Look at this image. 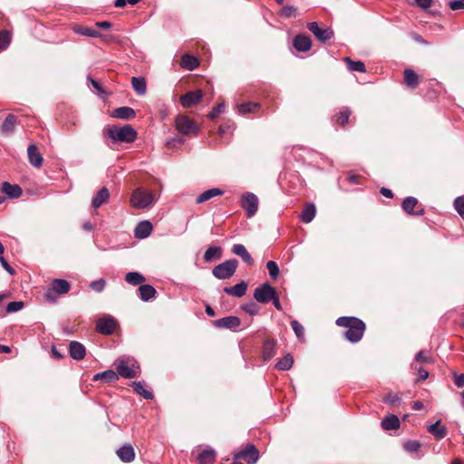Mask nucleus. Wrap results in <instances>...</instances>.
I'll return each mask as SVG.
<instances>
[{"label": "nucleus", "mask_w": 464, "mask_h": 464, "mask_svg": "<svg viewBox=\"0 0 464 464\" xmlns=\"http://www.w3.org/2000/svg\"><path fill=\"white\" fill-rule=\"evenodd\" d=\"M336 324L347 328L344 336L351 343H357L363 336L365 324L359 318L342 316L336 320Z\"/></svg>", "instance_id": "obj_1"}, {"label": "nucleus", "mask_w": 464, "mask_h": 464, "mask_svg": "<svg viewBox=\"0 0 464 464\" xmlns=\"http://www.w3.org/2000/svg\"><path fill=\"white\" fill-rule=\"evenodd\" d=\"M104 138L110 139L112 142H133L137 138V132L133 127L126 124L122 127L116 125L108 126L103 130Z\"/></svg>", "instance_id": "obj_2"}, {"label": "nucleus", "mask_w": 464, "mask_h": 464, "mask_svg": "<svg viewBox=\"0 0 464 464\" xmlns=\"http://www.w3.org/2000/svg\"><path fill=\"white\" fill-rule=\"evenodd\" d=\"M114 365L117 370V374L126 379H131L138 375L140 366L137 361L130 356H122L118 358Z\"/></svg>", "instance_id": "obj_3"}, {"label": "nucleus", "mask_w": 464, "mask_h": 464, "mask_svg": "<svg viewBox=\"0 0 464 464\" xmlns=\"http://www.w3.org/2000/svg\"><path fill=\"white\" fill-rule=\"evenodd\" d=\"M130 205L134 208H146L154 205L156 196L153 192L138 188L133 190L130 197Z\"/></svg>", "instance_id": "obj_4"}, {"label": "nucleus", "mask_w": 464, "mask_h": 464, "mask_svg": "<svg viewBox=\"0 0 464 464\" xmlns=\"http://www.w3.org/2000/svg\"><path fill=\"white\" fill-rule=\"evenodd\" d=\"M238 266L237 259H229L218 264L212 269L213 276L218 279H228L234 276Z\"/></svg>", "instance_id": "obj_5"}, {"label": "nucleus", "mask_w": 464, "mask_h": 464, "mask_svg": "<svg viewBox=\"0 0 464 464\" xmlns=\"http://www.w3.org/2000/svg\"><path fill=\"white\" fill-rule=\"evenodd\" d=\"M70 290V284L64 279H53L46 291L45 297L50 302H55L57 295L66 294Z\"/></svg>", "instance_id": "obj_6"}, {"label": "nucleus", "mask_w": 464, "mask_h": 464, "mask_svg": "<svg viewBox=\"0 0 464 464\" xmlns=\"http://www.w3.org/2000/svg\"><path fill=\"white\" fill-rule=\"evenodd\" d=\"M233 458L235 460L243 459L247 464H256L259 459V451L254 444L248 443L244 449L234 453Z\"/></svg>", "instance_id": "obj_7"}, {"label": "nucleus", "mask_w": 464, "mask_h": 464, "mask_svg": "<svg viewBox=\"0 0 464 464\" xmlns=\"http://www.w3.org/2000/svg\"><path fill=\"white\" fill-rule=\"evenodd\" d=\"M241 207L246 211L247 218L256 215L258 208V198L252 192H246L241 197Z\"/></svg>", "instance_id": "obj_8"}, {"label": "nucleus", "mask_w": 464, "mask_h": 464, "mask_svg": "<svg viewBox=\"0 0 464 464\" xmlns=\"http://www.w3.org/2000/svg\"><path fill=\"white\" fill-rule=\"evenodd\" d=\"M276 289L268 283H264L254 291V298L261 304L269 303L276 294Z\"/></svg>", "instance_id": "obj_9"}, {"label": "nucleus", "mask_w": 464, "mask_h": 464, "mask_svg": "<svg viewBox=\"0 0 464 464\" xmlns=\"http://www.w3.org/2000/svg\"><path fill=\"white\" fill-rule=\"evenodd\" d=\"M308 30L321 43H325L334 37V31L331 28H321L317 22H310L307 24Z\"/></svg>", "instance_id": "obj_10"}, {"label": "nucleus", "mask_w": 464, "mask_h": 464, "mask_svg": "<svg viewBox=\"0 0 464 464\" xmlns=\"http://www.w3.org/2000/svg\"><path fill=\"white\" fill-rule=\"evenodd\" d=\"M117 325V321L113 317L106 315L96 322V330L102 334L110 335L113 334Z\"/></svg>", "instance_id": "obj_11"}, {"label": "nucleus", "mask_w": 464, "mask_h": 464, "mask_svg": "<svg viewBox=\"0 0 464 464\" xmlns=\"http://www.w3.org/2000/svg\"><path fill=\"white\" fill-rule=\"evenodd\" d=\"M418 199L414 197H407L401 204L402 209L409 215L422 216L425 210L422 207H418Z\"/></svg>", "instance_id": "obj_12"}, {"label": "nucleus", "mask_w": 464, "mask_h": 464, "mask_svg": "<svg viewBox=\"0 0 464 464\" xmlns=\"http://www.w3.org/2000/svg\"><path fill=\"white\" fill-rule=\"evenodd\" d=\"M176 128L179 132L188 135L197 130L195 123L187 116L179 115L176 119Z\"/></svg>", "instance_id": "obj_13"}, {"label": "nucleus", "mask_w": 464, "mask_h": 464, "mask_svg": "<svg viewBox=\"0 0 464 464\" xmlns=\"http://www.w3.org/2000/svg\"><path fill=\"white\" fill-rule=\"evenodd\" d=\"M203 93L200 90L194 92H188L180 96L179 102L184 108H190L191 106L198 103L202 99Z\"/></svg>", "instance_id": "obj_14"}, {"label": "nucleus", "mask_w": 464, "mask_h": 464, "mask_svg": "<svg viewBox=\"0 0 464 464\" xmlns=\"http://www.w3.org/2000/svg\"><path fill=\"white\" fill-rule=\"evenodd\" d=\"M214 325L218 328H226L235 330L239 327L241 320L237 316L230 315L214 321Z\"/></svg>", "instance_id": "obj_15"}, {"label": "nucleus", "mask_w": 464, "mask_h": 464, "mask_svg": "<svg viewBox=\"0 0 464 464\" xmlns=\"http://www.w3.org/2000/svg\"><path fill=\"white\" fill-rule=\"evenodd\" d=\"M293 46L298 52H307L312 47V41L308 35L300 34L294 38Z\"/></svg>", "instance_id": "obj_16"}, {"label": "nucleus", "mask_w": 464, "mask_h": 464, "mask_svg": "<svg viewBox=\"0 0 464 464\" xmlns=\"http://www.w3.org/2000/svg\"><path fill=\"white\" fill-rule=\"evenodd\" d=\"M28 160L30 164L35 168L43 165L44 159L34 144H30L27 148Z\"/></svg>", "instance_id": "obj_17"}, {"label": "nucleus", "mask_w": 464, "mask_h": 464, "mask_svg": "<svg viewBox=\"0 0 464 464\" xmlns=\"http://www.w3.org/2000/svg\"><path fill=\"white\" fill-rule=\"evenodd\" d=\"M1 191L9 198H18L23 194V190L19 185L11 184L7 181L2 183Z\"/></svg>", "instance_id": "obj_18"}, {"label": "nucleus", "mask_w": 464, "mask_h": 464, "mask_svg": "<svg viewBox=\"0 0 464 464\" xmlns=\"http://www.w3.org/2000/svg\"><path fill=\"white\" fill-rule=\"evenodd\" d=\"M217 452L214 449L207 446L201 452L198 453L197 460L198 464H213L216 460Z\"/></svg>", "instance_id": "obj_19"}, {"label": "nucleus", "mask_w": 464, "mask_h": 464, "mask_svg": "<svg viewBox=\"0 0 464 464\" xmlns=\"http://www.w3.org/2000/svg\"><path fill=\"white\" fill-rule=\"evenodd\" d=\"M69 353L72 359L79 361L84 358L86 350L82 343L72 341L69 344Z\"/></svg>", "instance_id": "obj_20"}, {"label": "nucleus", "mask_w": 464, "mask_h": 464, "mask_svg": "<svg viewBox=\"0 0 464 464\" xmlns=\"http://www.w3.org/2000/svg\"><path fill=\"white\" fill-rule=\"evenodd\" d=\"M152 231V225L150 221H141L140 222L135 229H134V236L135 237L139 239H143L148 237Z\"/></svg>", "instance_id": "obj_21"}, {"label": "nucleus", "mask_w": 464, "mask_h": 464, "mask_svg": "<svg viewBox=\"0 0 464 464\" xmlns=\"http://www.w3.org/2000/svg\"><path fill=\"white\" fill-rule=\"evenodd\" d=\"M232 253L240 256L242 260L248 266L254 264V259L246 250V246L242 244H235L231 249Z\"/></svg>", "instance_id": "obj_22"}, {"label": "nucleus", "mask_w": 464, "mask_h": 464, "mask_svg": "<svg viewBox=\"0 0 464 464\" xmlns=\"http://www.w3.org/2000/svg\"><path fill=\"white\" fill-rule=\"evenodd\" d=\"M116 453L119 459L126 463L131 462L135 459V451L131 445H123Z\"/></svg>", "instance_id": "obj_23"}, {"label": "nucleus", "mask_w": 464, "mask_h": 464, "mask_svg": "<svg viewBox=\"0 0 464 464\" xmlns=\"http://www.w3.org/2000/svg\"><path fill=\"white\" fill-rule=\"evenodd\" d=\"M110 198V192L107 188L103 187L93 196L92 199V207L93 208H100Z\"/></svg>", "instance_id": "obj_24"}, {"label": "nucleus", "mask_w": 464, "mask_h": 464, "mask_svg": "<svg viewBox=\"0 0 464 464\" xmlns=\"http://www.w3.org/2000/svg\"><path fill=\"white\" fill-rule=\"evenodd\" d=\"M247 290V284L244 281L241 283H238L235 285L234 286L225 287L223 291L230 295L236 296V297H242L246 295Z\"/></svg>", "instance_id": "obj_25"}, {"label": "nucleus", "mask_w": 464, "mask_h": 464, "mask_svg": "<svg viewBox=\"0 0 464 464\" xmlns=\"http://www.w3.org/2000/svg\"><path fill=\"white\" fill-rule=\"evenodd\" d=\"M224 194V191L218 188H210V189H208L204 192H202L201 194H199L198 196V198H196V203L197 204H201V203H204L215 197H218V196H222Z\"/></svg>", "instance_id": "obj_26"}, {"label": "nucleus", "mask_w": 464, "mask_h": 464, "mask_svg": "<svg viewBox=\"0 0 464 464\" xmlns=\"http://www.w3.org/2000/svg\"><path fill=\"white\" fill-rule=\"evenodd\" d=\"M428 431L434 436L437 440H442L447 435V429L440 425V420H437L428 426Z\"/></svg>", "instance_id": "obj_27"}, {"label": "nucleus", "mask_w": 464, "mask_h": 464, "mask_svg": "<svg viewBox=\"0 0 464 464\" xmlns=\"http://www.w3.org/2000/svg\"><path fill=\"white\" fill-rule=\"evenodd\" d=\"M139 296L143 302H149L155 297L156 289L150 285H141L139 289Z\"/></svg>", "instance_id": "obj_28"}, {"label": "nucleus", "mask_w": 464, "mask_h": 464, "mask_svg": "<svg viewBox=\"0 0 464 464\" xmlns=\"http://www.w3.org/2000/svg\"><path fill=\"white\" fill-rule=\"evenodd\" d=\"M276 341L266 339L263 343L262 356L264 361H269L276 354Z\"/></svg>", "instance_id": "obj_29"}, {"label": "nucleus", "mask_w": 464, "mask_h": 464, "mask_svg": "<svg viewBox=\"0 0 464 464\" xmlns=\"http://www.w3.org/2000/svg\"><path fill=\"white\" fill-rule=\"evenodd\" d=\"M222 256V248L217 246H209L204 253L203 259L206 263H210L213 260L220 259Z\"/></svg>", "instance_id": "obj_30"}, {"label": "nucleus", "mask_w": 464, "mask_h": 464, "mask_svg": "<svg viewBox=\"0 0 464 464\" xmlns=\"http://www.w3.org/2000/svg\"><path fill=\"white\" fill-rule=\"evenodd\" d=\"M112 117L122 120H129L135 116V111L127 106L115 109L111 114Z\"/></svg>", "instance_id": "obj_31"}, {"label": "nucleus", "mask_w": 464, "mask_h": 464, "mask_svg": "<svg viewBox=\"0 0 464 464\" xmlns=\"http://www.w3.org/2000/svg\"><path fill=\"white\" fill-rule=\"evenodd\" d=\"M381 425L385 430H397L400 427V420L396 415L391 414L382 420Z\"/></svg>", "instance_id": "obj_32"}, {"label": "nucleus", "mask_w": 464, "mask_h": 464, "mask_svg": "<svg viewBox=\"0 0 464 464\" xmlns=\"http://www.w3.org/2000/svg\"><path fill=\"white\" fill-rule=\"evenodd\" d=\"M316 208L313 203L306 204L301 213V219L304 223H310L315 217Z\"/></svg>", "instance_id": "obj_33"}, {"label": "nucleus", "mask_w": 464, "mask_h": 464, "mask_svg": "<svg viewBox=\"0 0 464 464\" xmlns=\"http://www.w3.org/2000/svg\"><path fill=\"white\" fill-rule=\"evenodd\" d=\"M131 86L138 95H144L147 91V83L143 77H132Z\"/></svg>", "instance_id": "obj_34"}, {"label": "nucleus", "mask_w": 464, "mask_h": 464, "mask_svg": "<svg viewBox=\"0 0 464 464\" xmlns=\"http://www.w3.org/2000/svg\"><path fill=\"white\" fill-rule=\"evenodd\" d=\"M102 380L105 382H113L118 380V374L112 370H106L102 372H98L93 376V381Z\"/></svg>", "instance_id": "obj_35"}, {"label": "nucleus", "mask_w": 464, "mask_h": 464, "mask_svg": "<svg viewBox=\"0 0 464 464\" xmlns=\"http://www.w3.org/2000/svg\"><path fill=\"white\" fill-rule=\"evenodd\" d=\"M131 387L134 391L140 396H142L146 400L153 399V392L145 388V385L141 382H133L131 383Z\"/></svg>", "instance_id": "obj_36"}, {"label": "nucleus", "mask_w": 464, "mask_h": 464, "mask_svg": "<svg viewBox=\"0 0 464 464\" xmlns=\"http://www.w3.org/2000/svg\"><path fill=\"white\" fill-rule=\"evenodd\" d=\"M16 121L17 119L14 114H8L2 124V132L6 134L13 133Z\"/></svg>", "instance_id": "obj_37"}, {"label": "nucleus", "mask_w": 464, "mask_h": 464, "mask_svg": "<svg viewBox=\"0 0 464 464\" xmlns=\"http://www.w3.org/2000/svg\"><path fill=\"white\" fill-rule=\"evenodd\" d=\"M180 65L185 69L192 71L198 66V61L194 56H191L189 54H184L181 57Z\"/></svg>", "instance_id": "obj_38"}, {"label": "nucleus", "mask_w": 464, "mask_h": 464, "mask_svg": "<svg viewBox=\"0 0 464 464\" xmlns=\"http://www.w3.org/2000/svg\"><path fill=\"white\" fill-rule=\"evenodd\" d=\"M343 61L347 63L348 69L352 72H366L365 64L361 61H353L350 57L343 58Z\"/></svg>", "instance_id": "obj_39"}, {"label": "nucleus", "mask_w": 464, "mask_h": 464, "mask_svg": "<svg viewBox=\"0 0 464 464\" xmlns=\"http://www.w3.org/2000/svg\"><path fill=\"white\" fill-rule=\"evenodd\" d=\"M145 280V277L139 272H129L125 276V281L131 285H138Z\"/></svg>", "instance_id": "obj_40"}, {"label": "nucleus", "mask_w": 464, "mask_h": 464, "mask_svg": "<svg viewBox=\"0 0 464 464\" xmlns=\"http://www.w3.org/2000/svg\"><path fill=\"white\" fill-rule=\"evenodd\" d=\"M404 81L407 86L414 88L418 84V75L411 69H406L404 71Z\"/></svg>", "instance_id": "obj_41"}, {"label": "nucleus", "mask_w": 464, "mask_h": 464, "mask_svg": "<svg viewBox=\"0 0 464 464\" xmlns=\"http://www.w3.org/2000/svg\"><path fill=\"white\" fill-rule=\"evenodd\" d=\"M294 363V359L290 354H286L278 361L276 367L280 371H288L291 369Z\"/></svg>", "instance_id": "obj_42"}, {"label": "nucleus", "mask_w": 464, "mask_h": 464, "mask_svg": "<svg viewBox=\"0 0 464 464\" xmlns=\"http://www.w3.org/2000/svg\"><path fill=\"white\" fill-rule=\"evenodd\" d=\"M238 112L242 115H245L246 113H250L253 111H256L259 108V103L257 102H245L241 103L237 106Z\"/></svg>", "instance_id": "obj_43"}, {"label": "nucleus", "mask_w": 464, "mask_h": 464, "mask_svg": "<svg viewBox=\"0 0 464 464\" xmlns=\"http://www.w3.org/2000/svg\"><path fill=\"white\" fill-rule=\"evenodd\" d=\"M351 116V111L348 108H343L336 116L335 121L341 126H344Z\"/></svg>", "instance_id": "obj_44"}, {"label": "nucleus", "mask_w": 464, "mask_h": 464, "mask_svg": "<svg viewBox=\"0 0 464 464\" xmlns=\"http://www.w3.org/2000/svg\"><path fill=\"white\" fill-rule=\"evenodd\" d=\"M11 43V34L6 30L0 31V51L6 49Z\"/></svg>", "instance_id": "obj_45"}, {"label": "nucleus", "mask_w": 464, "mask_h": 464, "mask_svg": "<svg viewBox=\"0 0 464 464\" xmlns=\"http://www.w3.org/2000/svg\"><path fill=\"white\" fill-rule=\"evenodd\" d=\"M77 34H80L82 35L97 38L101 36V33L95 29H92L90 27H79L75 30Z\"/></svg>", "instance_id": "obj_46"}, {"label": "nucleus", "mask_w": 464, "mask_h": 464, "mask_svg": "<svg viewBox=\"0 0 464 464\" xmlns=\"http://www.w3.org/2000/svg\"><path fill=\"white\" fill-rule=\"evenodd\" d=\"M290 324H291V327H292L293 331L295 332L296 337L299 340L304 339V326L296 320H292Z\"/></svg>", "instance_id": "obj_47"}, {"label": "nucleus", "mask_w": 464, "mask_h": 464, "mask_svg": "<svg viewBox=\"0 0 464 464\" xmlns=\"http://www.w3.org/2000/svg\"><path fill=\"white\" fill-rule=\"evenodd\" d=\"M415 360L420 363H432V358L428 351L421 350L415 355Z\"/></svg>", "instance_id": "obj_48"}, {"label": "nucleus", "mask_w": 464, "mask_h": 464, "mask_svg": "<svg viewBox=\"0 0 464 464\" xmlns=\"http://www.w3.org/2000/svg\"><path fill=\"white\" fill-rule=\"evenodd\" d=\"M403 449L410 453H414L420 449V443L418 440H408L403 444Z\"/></svg>", "instance_id": "obj_49"}, {"label": "nucleus", "mask_w": 464, "mask_h": 464, "mask_svg": "<svg viewBox=\"0 0 464 464\" xmlns=\"http://www.w3.org/2000/svg\"><path fill=\"white\" fill-rule=\"evenodd\" d=\"M454 208L464 218V196H459L454 200Z\"/></svg>", "instance_id": "obj_50"}, {"label": "nucleus", "mask_w": 464, "mask_h": 464, "mask_svg": "<svg viewBox=\"0 0 464 464\" xmlns=\"http://www.w3.org/2000/svg\"><path fill=\"white\" fill-rule=\"evenodd\" d=\"M266 269L269 272V276L273 279L277 278V276L279 275V267H278L277 264L275 261H268L266 263Z\"/></svg>", "instance_id": "obj_51"}, {"label": "nucleus", "mask_w": 464, "mask_h": 464, "mask_svg": "<svg viewBox=\"0 0 464 464\" xmlns=\"http://www.w3.org/2000/svg\"><path fill=\"white\" fill-rule=\"evenodd\" d=\"M24 305V303L21 301L10 302L6 305V312L9 314L16 313V312L20 311L21 309H23Z\"/></svg>", "instance_id": "obj_52"}, {"label": "nucleus", "mask_w": 464, "mask_h": 464, "mask_svg": "<svg viewBox=\"0 0 464 464\" xmlns=\"http://www.w3.org/2000/svg\"><path fill=\"white\" fill-rule=\"evenodd\" d=\"M105 285H106V281L104 279H102V278L95 280V281H92L90 284L91 289H92L93 291H95L97 293L102 292L104 287H105Z\"/></svg>", "instance_id": "obj_53"}, {"label": "nucleus", "mask_w": 464, "mask_h": 464, "mask_svg": "<svg viewBox=\"0 0 464 464\" xmlns=\"http://www.w3.org/2000/svg\"><path fill=\"white\" fill-rule=\"evenodd\" d=\"M242 309L250 315H255L259 312V306L254 302L244 304Z\"/></svg>", "instance_id": "obj_54"}, {"label": "nucleus", "mask_w": 464, "mask_h": 464, "mask_svg": "<svg viewBox=\"0 0 464 464\" xmlns=\"http://www.w3.org/2000/svg\"><path fill=\"white\" fill-rule=\"evenodd\" d=\"M225 109V103L220 102L217 106H215L212 111L208 114V117L210 120L216 119L220 113L224 111Z\"/></svg>", "instance_id": "obj_55"}, {"label": "nucleus", "mask_w": 464, "mask_h": 464, "mask_svg": "<svg viewBox=\"0 0 464 464\" xmlns=\"http://www.w3.org/2000/svg\"><path fill=\"white\" fill-rule=\"evenodd\" d=\"M296 12H297V9L294 5H285L281 9V14L287 18L295 16Z\"/></svg>", "instance_id": "obj_56"}, {"label": "nucleus", "mask_w": 464, "mask_h": 464, "mask_svg": "<svg viewBox=\"0 0 464 464\" xmlns=\"http://www.w3.org/2000/svg\"><path fill=\"white\" fill-rule=\"evenodd\" d=\"M383 401H384L385 403H388L390 405L394 406V405H396L397 403L400 402L401 398L397 394L390 393V394L385 396Z\"/></svg>", "instance_id": "obj_57"}, {"label": "nucleus", "mask_w": 464, "mask_h": 464, "mask_svg": "<svg viewBox=\"0 0 464 464\" xmlns=\"http://www.w3.org/2000/svg\"><path fill=\"white\" fill-rule=\"evenodd\" d=\"M140 1V0H115L114 5H115V7H118V8H123L128 4L130 5H134L138 4Z\"/></svg>", "instance_id": "obj_58"}, {"label": "nucleus", "mask_w": 464, "mask_h": 464, "mask_svg": "<svg viewBox=\"0 0 464 464\" xmlns=\"http://www.w3.org/2000/svg\"><path fill=\"white\" fill-rule=\"evenodd\" d=\"M0 263L3 266V268L10 275H14L15 270L8 264V262L5 260V258L1 255L0 256Z\"/></svg>", "instance_id": "obj_59"}, {"label": "nucleus", "mask_w": 464, "mask_h": 464, "mask_svg": "<svg viewBox=\"0 0 464 464\" xmlns=\"http://www.w3.org/2000/svg\"><path fill=\"white\" fill-rule=\"evenodd\" d=\"M449 5L452 10L464 9V0H451Z\"/></svg>", "instance_id": "obj_60"}, {"label": "nucleus", "mask_w": 464, "mask_h": 464, "mask_svg": "<svg viewBox=\"0 0 464 464\" xmlns=\"http://www.w3.org/2000/svg\"><path fill=\"white\" fill-rule=\"evenodd\" d=\"M87 81L98 92L99 94H102L104 92L101 84L97 81L93 80L90 75L87 77Z\"/></svg>", "instance_id": "obj_61"}, {"label": "nucleus", "mask_w": 464, "mask_h": 464, "mask_svg": "<svg viewBox=\"0 0 464 464\" xmlns=\"http://www.w3.org/2000/svg\"><path fill=\"white\" fill-rule=\"evenodd\" d=\"M417 5L422 9H427L431 6L432 0H415Z\"/></svg>", "instance_id": "obj_62"}, {"label": "nucleus", "mask_w": 464, "mask_h": 464, "mask_svg": "<svg viewBox=\"0 0 464 464\" xmlns=\"http://www.w3.org/2000/svg\"><path fill=\"white\" fill-rule=\"evenodd\" d=\"M454 382L457 387H459V388L463 387L464 386V374H459V375L456 374Z\"/></svg>", "instance_id": "obj_63"}, {"label": "nucleus", "mask_w": 464, "mask_h": 464, "mask_svg": "<svg viewBox=\"0 0 464 464\" xmlns=\"http://www.w3.org/2000/svg\"><path fill=\"white\" fill-rule=\"evenodd\" d=\"M418 373H419L418 381H425L429 377L428 371L424 370L423 368H419Z\"/></svg>", "instance_id": "obj_64"}]
</instances>
